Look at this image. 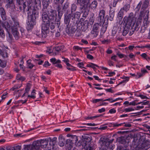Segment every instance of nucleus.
Returning a JSON list of instances; mask_svg holds the SVG:
<instances>
[{
	"label": "nucleus",
	"instance_id": "50",
	"mask_svg": "<svg viewBox=\"0 0 150 150\" xmlns=\"http://www.w3.org/2000/svg\"><path fill=\"white\" fill-rule=\"evenodd\" d=\"M142 4V1H140L139 4L137 5L136 8L138 10H139L141 8Z\"/></svg>",
	"mask_w": 150,
	"mask_h": 150
},
{
	"label": "nucleus",
	"instance_id": "7",
	"mask_svg": "<svg viewBox=\"0 0 150 150\" xmlns=\"http://www.w3.org/2000/svg\"><path fill=\"white\" fill-rule=\"evenodd\" d=\"M91 137L89 136H85L82 143L83 146H84L82 148L81 150H93V149L89 146L88 143L91 141Z\"/></svg>",
	"mask_w": 150,
	"mask_h": 150
},
{
	"label": "nucleus",
	"instance_id": "24",
	"mask_svg": "<svg viewBox=\"0 0 150 150\" xmlns=\"http://www.w3.org/2000/svg\"><path fill=\"white\" fill-rule=\"evenodd\" d=\"M41 147L46 148L48 144V140L46 139L40 140Z\"/></svg>",
	"mask_w": 150,
	"mask_h": 150
},
{
	"label": "nucleus",
	"instance_id": "12",
	"mask_svg": "<svg viewBox=\"0 0 150 150\" xmlns=\"http://www.w3.org/2000/svg\"><path fill=\"white\" fill-rule=\"evenodd\" d=\"M71 18V14H68V13H66L64 14V24L66 25L67 28L69 26V24Z\"/></svg>",
	"mask_w": 150,
	"mask_h": 150
},
{
	"label": "nucleus",
	"instance_id": "29",
	"mask_svg": "<svg viewBox=\"0 0 150 150\" xmlns=\"http://www.w3.org/2000/svg\"><path fill=\"white\" fill-rule=\"evenodd\" d=\"M130 7V5L128 4L127 3L125 4L123 7L121 8V9L124 11H125V12H127L129 10Z\"/></svg>",
	"mask_w": 150,
	"mask_h": 150
},
{
	"label": "nucleus",
	"instance_id": "47",
	"mask_svg": "<svg viewBox=\"0 0 150 150\" xmlns=\"http://www.w3.org/2000/svg\"><path fill=\"white\" fill-rule=\"evenodd\" d=\"M103 100V99H96L93 100L92 102L93 103H95L100 101H104Z\"/></svg>",
	"mask_w": 150,
	"mask_h": 150
},
{
	"label": "nucleus",
	"instance_id": "53",
	"mask_svg": "<svg viewBox=\"0 0 150 150\" xmlns=\"http://www.w3.org/2000/svg\"><path fill=\"white\" fill-rule=\"evenodd\" d=\"M137 76H136V77L137 79L143 76L144 75L143 74H142V73H137Z\"/></svg>",
	"mask_w": 150,
	"mask_h": 150
},
{
	"label": "nucleus",
	"instance_id": "8",
	"mask_svg": "<svg viewBox=\"0 0 150 150\" xmlns=\"http://www.w3.org/2000/svg\"><path fill=\"white\" fill-rule=\"evenodd\" d=\"M149 12L148 11L146 16H144L143 22V24L141 27L140 32L142 33H144L146 28L148 27L150 23V21L149 20Z\"/></svg>",
	"mask_w": 150,
	"mask_h": 150
},
{
	"label": "nucleus",
	"instance_id": "63",
	"mask_svg": "<svg viewBox=\"0 0 150 150\" xmlns=\"http://www.w3.org/2000/svg\"><path fill=\"white\" fill-rule=\"evenodd\" d=\"M108 63L109 65L110 66L113 65L114 63L111 60H109L108 61Z\"/></svg>",
	"mask_w": 150,
	"mask_h": 150
},
{
	"label": "nucleus",
	"instance_id": "19",
	"mask_svg": "<svg viewBox=\"0 0 150 150\" xmlns=\"http://www.w3.org/2000/svg\"><path fill=\"white\" fill-rule=\"evenodd\" d=\"M73 139L71 140V139H69L67 140V142L68 143H70L69 148L70 149H71V148L72 147V144L75 142V143H76L77 141H78V138L77 137L76 135H74L73 136Z\"/></svg>",
	"mask_w": 150,
	"mask_h": 150
},
{
	"label": "nucleus",
	"instance_id": "26",
	"mask_svg": "<svg viewBox=\"0 0 150 150\" xmlns=\"http://www.w3.org/2000/svg\"><path fill=\"white\" fill-rule=\"evenodd\" d=\"M149 1L148 0H145L142 4L141 9L145 10L149 6Z\"/></svg>",
	"mask_w": 150,
	"mask_h": 150
},
{
	"label": "nucleus",
	"instance_id": "59",
	"mask_svg": "<svg viewBox=\"0 0 150 150\" xmlns=\"http://www.w3.org/2000/svg\"><path fill=\"white\" fill-rule=\"evenodd\" d=\"M117 33V30L116 29L114 28L112 31V35L113 36H114Z\"/></svg>",
	"mask_w": 150,
	"mask_h": 150
},
{
	"label": "nucleus",
	"instance_id": "15",
	"mask_svg": "<svg viewBox=\"0 0 150 150\" xmlns=\"http://www.w3.org/2000/svg\"><path fill=\"white\" fill-rule=\"evenodd\" d=\"M123 23V24L125 25V27L123 30L122 35L123 36H126L129 32L131 24L130 23H124V22Z\"/></svg>",
	"mask_w": 150,
	"mask_h": 150
},
{
	"label": "nucleus",
	"instance_id": "56",
	"mask_svg": "<svg viewBox=\"0 0 150 150\" xmlns=\"http://www.w3.org/2000/svg\"><path fill=\"white\" fill-rule=\"evenodd\" d=\"M116 112V110L114 108H112L110 109L109 111V112L113 114L115 113Z\"/></svg>",
	"mask_w": 150,
	"mask_h": 150
},
{
	"label": "nucleus",
	"instance_id": "36",
	"mask_svg": "<svg viewBox=\"0 0 150 150\" xmlns=\"http://www.w3.org/2000/svg\"><path fill=\"white\" fill-rule=\"evenodd\" d=\"M58 12V15L59 17L62 16L63 14V11L61 10V8L59 5H58L57 8Z\"/></svg>",
	"mask_w": 150,
	"mask_h": 150
},
{
	"label": "nucleus",
	"instance_id": "58",
	"mask_svg": "<svg viewBox=\"0 0 150 150\" xmlns=\"http://www.w3.org/2000/svg\"><path fill=\"white\" fill-rule=\"evenodd\" d=\"M141 56L142 57L146 59V60H147V55L146 53H143L141 55Z\"/></svg>",
	"mask_w": 150,
	"mask_h": 150
},
{
	"label": "nucleus",
	"instance_id": "61",
	"mask_svg": "<svg viewBox=\"0 0 150 150\" xmlns=\"http://www.w3.org/2000/svg\"><path fill=\"white\" fill-rule=\"evenodd\" d=\"M73 48L76 50H81V48L78 46H74L73 47Z\"/></svg>",
	"mask_w": 150,
	"mask_h": 150
},
{
	"label": "nucleus",
	"instance_id": "38",
	"mask_svg": "<svg viewBox=\"0 0 150 150\" xmlns=\"http://www.w3.org/2000/svg\"><path fill=\"white\" fill-rule=\"evenodd\" d=\"M31 60L29 59L27 61V66L28 68L30 69H32L34 66L31 63Z\"/></svg>",
	"mask_w": 150,
	"mask_h": 150
},
{
	"label": "nucleus",
	"instance_id": "33",
	"mask_svg": "<svg viewBox=\"0 0 150 150\" xmlns=\"http://www.w3.org/2000/svg\"><path fill=\"white\" fill-rule=\"evenodd\" d=\"M115 12L114 11H110L109 19L110 21H112L114 17Z\"/></svg>",
	"mask_w": 150,
	"mask_h": 150
},
{
	"label": "nucleus",
	"instance_id": "22",
	"mask_svg": "<svg viewBox=\"0 0 150 150\" xmlns=\"http://www.w3.org/2000/svg\"><path fill=\"white\" fill-rule=\"evenodd\" d=\"M64 48V47L63 46H57L55 47L54 48L53 50V52L54 54L55 55H56L58 54V52Z\"/></svg>",
	"mask_w": 150,
	"mask_h": 150
},
{
	"label": "nucleus",
	"instance_id": "30",
	"mask_svg": "<svg viewBox=\"0 0 150 150\" xmlns=\"http://www.w3.org/2000/svg\"><path fill=\"white\" fill-rule=\"evenodd\" d=\"M98 3L96 1H93L90 5V7L92 9H95L97 6Z\"/></svg>",
	"mask_w": 150,
	"mask_h": 150
},
{
	"label": "nucleus",
	"instance_id": "16",
	"mask_svg": "<svg viewBox=\"0 0 150 150\" xmlns=\"http://www.w3.org/2000/svg\"><path fill=\"white\" fill-rule=\"evenodd\" d=\"M49 139L50 141V144L51 146L52 147V149L53 150H55L56 149L55 146L57 140V138L56 137H54L52 139L50 138Z\"/></svg>",
	"mask_w": 150,
	"mask_h": 150
},
{
	"label": "nucleus",
	"instance_id": "62",
	"mask_svg": "<svg viewBox=\"0 0 150 150\" xmlns=\"http://www.w3.org/2000/svg\"><path fill=\"white\" fill-rule=\"evenodd\" d=\"M116 57L117 56L116 55H114L111 57V59L115 61H117V60L116 59Z\"/></svg>",
	"mask_w": 150,
	"mask_h": 150
},
{
	"label": "nucleus",
	"instance_id": "37",
	"mask_svg": "<svg viewBox=\"0 0 150 150\" xmlns=\"http://www.w3.org/2000/svg\"><path fill=\"white\" fill-rule=\"evenodd\" d=\"M131 25L130 29H129V36L132 35L134 33L135 30H136V29H135L134 28H133L132 25Z\"/></svg>",
	"mask_w": 150,
	"mask_h": 150
},
{
	"label": "nucleus",
	"instance_id": "46",
	"mask_svg": "<svg viewBox=\"0 0 150 150\" xmlns=\"http://www.w3.org/2000/svg\"><path fill=\"white\" fill-rule=\"evenodd\" d=\"M6 66V63L5 62L2 61L0 59V66L2 67H4Z\"/></svg>",
	"mask_w": 150,
	"mask_h": 150
},
{
	"label": "nucleus",
	"instance_id": "27",
	"mask_svg": "<svg viewBox=\"0 0 150 150\" xmlns=\"http://www.w3.org/2000/svg\"><path fill=\"white\" fill-rule=\"evenodd\" d=\"M34 4H35V6H33L34 7V8L37 10L35 8V7L37 9H38V7H40L41 6V1L40 0H35ZM31 5H32L31 4Z\"/></svg>",
	"mask_w": 150,
	"mask_h": 150
},
{
	"label": "nucleus",
	"instance_id": "1",
	"mask_svg": "<svg viewBox=\"0 0 150 150\" xmlns=\"http://www.w3.org/2000/svg\"><path fill=\"white\" fill-rule=\"evenodd\" d=\"M47 11H42V17L43 23L42 25V37L43 38H46L47 34L49 33L50 28V18L47 13Z\"/></svg>",
	"mask_w": 150,
	"mask_h": 150
},
{
	"label": "nucleus",
	"instance_id": "57",
	"mask_svg": "<svg viewBox=\"0 0 150 150\" xmlns=\"http://www.w3.org/2000/svg\"><path fill=\"white\" fill-rule=\"evenodd\" d=\"M14 150H21V146L20 145H18L14 147Z\"/></svg>",
	"mask_w": 150,
	"mask_h": 150
},
{
	"label": "nucleus",
	"instance_id": "54",
	"mask_svg": "<svg viewBox=\"0 0 150 150\" xmlns=\"http://www.w3.org/2000/svg\"><path fill=\"white\" fill-rule=\"evenodd\" d=\"M141 71L142 74H143V75L146 73H147L148 72L145 69L142 68L141 69Z\"/></svg>",
	"mask_w": 150,
	"mask_h": 150
},
{
	"label": "nucleus",
	"instance_id": "55",
	"mask_svg": "<svg viewBox=\"0 0 150 150\" xmlns=\"http://www.w3.org/2000/svg\"><path fill=\"white\" fill-rule=\"evenodd\" d=\"M107 128V126H105L103 125V126H101L100 127L98 128V129L100 130H105Z\"/></svg>",
	"mask_w": 150,
	"mask_h": 150
},
{
	"label": "nucleus",
	"instance_id": "23",
	"mask_svg": "<svg viewBox=\"0 0 150 150\" xmlns=\"http://www.w3.org/2000/svg\"><path fill=\"white\" fill-rule=\"evenodd\" d=\"M0 14L2 19L4 20H6L7 17L6 13L4 9L2 8H0Z\"/></svg>",
	"mask_w": 150,
	"mask_h": 150
},
{
	"label": "nucleus",
	"instance_id": "25",
	"mask_svg": "<svg viewBox=\"0 0 150 150\" xmlns=\"http://www.w3.org/2000/svg\"><path fill=\"white\" fill-rule=\"evenodd\" d=\"M59 144L62 147L64 146L65 140L64 138L62 135L60 136L59 138Z\"/></svg>",
	"mask_w": 150,
	"mask_h": 150
},
{
	"label": "nucleus",
	"instance_id": "14",
	"mask_svg": "<svg viewBox=\"0 0 150 150\" xmlns=\"http://www.w3.org/2000/svg\"><path fill=\"white\" fill-rule=\"evenodd\" d=\"M105 11L103 10H101L99 13V16L97 17V21L100 23H102L105 16Z\"/></svg>",
	"mask_w": 150,
	"mask_h": 150
},
{
	"label": "nucleus",
	"instance_id": "45",
	"mask_svg": "<svg viewBox=\"0 0 150 150\" xmlns=\"http://www.w3.org/2000/svg\"><path fill=\"white\" fill-rule=\"evenodd\" d=\"M146 145L147 144L146 143H142L140 146L139 150H144Z\"/></svg>",
	"mask_w": 150,
	"mask_h": 150
},
{
	"label": "nucleus",
	"instance_id": "20",
	"mask_svg": "<svg viewBox=\"0 0 150 150\" xmlns=\"http://www.w3.org/2000/svg\"><path fill=\"white\" fill-rule=\"evenodd\" d=\"M1 25L6 29L8 33V31H10L11 29L10 24L9 25L7 21L2 22Z\"/></svg>",
	"mask_w": 150,
	"mask_h": 150
},
{
	"label": "nucleus",
	"instance_id": "17",
	"mask_svg": "<svg viewBox=\"0 0 150 150\" xmlns=\"http://www.w3.org/2000/svg\"><path fill=\"white\" fill-rule=\"evenodd\" d=\"M50 60L53 64H56L55 65V66L59 68H62V65L59 64L61 62V61L60 60L58 59L57 60L55 58H52L50 59Z\"/></svg>",
	"mask_w": 150,
	"mask_h": 150
},
{
	"label": "nucleus",
	"instance_id": "13",
	"mask_svg": "<svg viewBox=\"0 0 150 150\" xmlns=\"http://www.w3.org/2000/svg\"><path fill=\"white\" fill-rule=\"evenodd\" d=\"M135 19H134V20L132 22L131 25L135 29H136V30H138L140 26L142 21L138 20V19L136 22H135Z\"/></svg>",
	"mask_w": 150,
	"mask_h": 150
},
{
	"label": "nucleus",
	"instance_id": "3",
	"mask_svg": "<svg viewBox=\"0 0 150 150\" xmlns=\"http://www.w3.org/2000/svg\"><path fill=\"white\" fill-rule=\"evenodd\" d=\"M32 2V0H16V3L18 4L21 10L28 11L31 12V10L34 8L33 6H31Z\"/></svg>",
	"mask_w": 150,
	"mask_h": 150
},
{
	"label": "nucleus",
	"instance_id": "21",
	"mask_svg": "<svg viewBox=\"0 0 150 150\" xmlns=\"http://www.w3.org/2000/svg\"><path fill=\"white\" fill-rule=\"evenodd\" d=\"M33 150H37L41 146V144L40 140L34 142L32 145Z\"/></svg>",
	"mask_w": 150,
	"mask_h": 150
},
{
	"label": "nucleus",
	"instance_id": "18",
	"mask_svg": "<svg viewBox=\"0 0 150 150\" xmlns=\"http://www.w3.org/2000/svg\"><path fill=\"white\" fill-rule=\"evenodd\" d=\"M50 2V0H43L42 2L43 6L42 11H47V8L49 6Z\"/></svg>",
	"mask_w": 150,
	"mask_h": 150
},
{
	"label": "nucleus",
	"instance_id": "44",
	"mask_svg": "<svg viewBox=\"0 0 150 150\" xmlns=\"http://www.w3.org/2000/svg\"><path fill=\"white\" fill-rule=\"evenodd\" d=\"M82 23L81 21H79L77 24V28L79 30H80L82 29Z\"/></svg>",
	"mask_w": 150,
	"mask_h": 150
},
{
	"label": "nucleus",
	"instance_id": "35",
	"mask_svg": "<svg viewBox=\"0 0 150 150\" xmlns=\"http://www.w3.org/2000/svg\"><path fill=\"white\" fill-rule=\"evenodd\" d=\"M124 11L121 8L118 14V17L120 19H122L123 17Z\"/></svg>",
	"mask_w": 150,
	"mask_h": 150
},
{
	"label": "nucleus",
	"instance_id": "40",
	"mask_svg": "<svg viewBox=\"0 0 150 150\" xmlns=\"http://www.w3.org/2000/svg\"><path fill=\"white\" fill-rule=\"evenodd\" d=\"M31 85L30 83H28L26 85V88L25 89V93H28L30 91V88Z\"/></svg>",
	"mask_w": 150,
	"mask_h": 150
},
{
	"label": "nucleus",
	"instance_id": "48",
	"mask_svg": "<svg viewBox=\"0 0 150 150\" xmlns=\"http://www.w3.org/2000/svg\"><path fill=\"white\" fill-rule=\"evenodd\" d=\"M17 79H20L22 81H24L25 80V78L23 77L20 76V75H18V76L16 77Z\"/></svg>",
	"mask_w": 150,
	"mask_h": 150
},
{
	"label": "nucleus",
	"instance_id": "52",
	"mask_svg": "<svg viewBox=\"0 0 150 150\" xmlns=\"http://www.w3.org/2000/svg\"><path fill=\"white\" fill-rule=\"evenodd\" d=\"M113 127H117L119 126H121L122 125V123L117 124V123H113L112 124Z\"/></svg>",
	"mask_w": 150,
	"mask_h": 150
},
{
	"label": "nucleus",
	"instance_id": "64",
	"mask_svg": "<svg viewBox=\"0 0 150 150\" xmlns=\"http://www.w3.org/2000/svg\"><path fill=\"white\" fill-rule=\"evenodd\" d=\"M6 150H14V147H10L6 148Z\"/></svg>",
	"mask_w": 150,
	"mask_h": 150
},
{
	"label": "nucleus",
	"instance_id": "60",
	"mask_svg": "<svg viewBox=\"0 0 150 150\" xmlns=\"http://www.w3.org/2000/svg\"><path fill=\"white\" fill-rule=\"evenodd\" d=\"M50 64L48 61L45 62L44 65V66L46 67L47 66H50Z\"/></svg>",
	"mask_w": 150,
	"mask_h": 150
},
{
	"label": "nucleus",
	"instance_id": "42",
	"mask_svg": "<svg viewBox=\"0 0 150 150\" xmlns=\"http://www.w3.org/2000/svg\"><path fill=\"white\" fill-rule=\"evenodd\" d=\"M81 15L80 13L79 12H76L75 13L73 17V18H76L77 19H79Z\"/></svg>",
	"mask_w": 150,
	"mask_h": 150
},
{
	"label": "nucleus",
	"instance_id": "6",
	"mask_svg": "<svg viewBox=\"0 0 150 150\" xmlns=\"http://www.w3.org/2000/svg\"><path fill=\"white\" fill-rule=\"evenodd\" d=\"M47 13L49 16V18H50V29L51 30L53 29L54 28L55 25V21L56 19L57 13L56 11L52 10L50 11H48Z\"/></svg>",
	"mask_w": 150,
	"mask_h": 150
},
{
	"label": "nucleus",
	"instance_id": "43",
	"mask_svg": "<svg viewBox=\"0 0 150 150\" xmlns=\"http://www.w3.org/2000/svg\"><path fill=\"white\" fill-rule=\"evenodd\" d=\"M76 8V5L74 4H72L71 6V13H72L73 12L75 11Z\"/></svg>",
	"mask_w": 150,
	"mask_h": 150
},
{
	"label": "nucleus",
	"instance_id": "2",
	"mask_svg": "<svg viewBox=\"0 0 150 150\" xmlns=\"http://www.w3.org/2000/svg\"><path fill=\"white\" fill-rule=\"evenodd\" d=\"M32 14L29 16V13L30 14L31 12L28 13V20L27 22V30H29L33 28V25L35 24L36 18L38 17V12L37 10L35 8L31 10V12Z\"/></svg>",
	"mask_w": 150,
	"mask_h": 150
},
{
	"label": "nucleus",
	"instance_id": "32",
	"mask_svg": "<svg viewBox=\"0 0 150 150\" xmlns=\"http://www.w3.org/2000/svg\"><path fill=\"white\" fill-rule=\"evenodd\" d=\"M8 4L6 5V6L7 8H10L11 6H13V8H15V6L13 5V0H10L9 1H8Z\"/></svg>",
	"mask_w": 150,
	"mask_h": 150
},
{
	"label": "nucleus",
	"instance_id": "34",
	"mask_svg": "<svg viewBox=\"0 0 150 150\" xmlns=\"http://www.w3.org/2000/svg\"><path fill=\"white\" fill-rule=\"evenodd\" d=\"M32 145H24V148L23 150H33Z\"/></svg>",
	"mask_w": 150,
	"mask_h": 150
},
{
	"label": "nucleus",
	"instance_id": "51",
	"mask_svg": "<svg viewBox=\"0 0 150 150\" xmlns=\"http://www.w3.org/2000/svg\"><path fill=\"white\" fill-rule=\"evenodd\" d=\"M99 117V116H98V115L95 116L91 117H86L85 119L86 120L92 119L93 118H95L96 117Z\"/></svg>",
	"mask_w": 150,
	"mask_h": 150
},
{
	"label": "nucleus",
	"instance_id": "49",
	"mask_svg": "<svg viewBox=\"0 0 150 150\" xmlns=\"http://www.w3.org/2000/svg\"><path fill=\"white\" fill-rule=\"evenodd\" d=\"M134 109L132 108H126L124 109V111L126 112H128L134 111Z\"/></svg>",
	"mask_w": 150,
	"mask_h": 150
},
{
	"label": "nucleus",
	"instance_id": "11",
	"mask_svg": "<svg viewBox=\"0 0 150 150\" xmlns=\"http://www.w3.org/2000/svg\"><path fill=\"white\" fill-rule=\"evenodd\" d=\"M134 19H135L134 16V13H131L128 17L125 16L124 18L123 22H124V23H130L131 24L132 22L134 21Z\"/></svg>",
	"mask_w": 150,
	"mask_h": 150
},
{
	"label": "nucleus",
	"instance_id": "28",
	"mask_svg": "<svg viewBox=\"0 0 150 150\" xmlns=\"http://www.w3.org/2000/svg\"><path fill=\"white\" fill-rule=\"evenodd\" d=\"M145 10H143L141 9V11L138 19V20H140L141 21L142 20V17L144 16L145 13L146 12Z\"/></svg>",
	"mask_w": 150,
	"mask_h": 150
},
{
	"label": "nucleus",
	"instance_id": "31",
	"mask_svg": "<svg viewBox=\"0 0 150 150\" xmlns=\"http://www.w3.org/2000/svg\"><path fill=\"white\" fill-rule=\"evenodd\" d=\"M69 7V3L68 2L65 3L63 5L62 7V11H65L66 10H67L68 8Z\"/></svg>",
	"mask_w": 150,
	"mask_h": 150
},
{
	"label": "nucleus",
	"instance_id": "9",
	"mask_svg": "<svg viewBox=\"0 0 150 150\" xmlns=\"http://www.w3.org/2000/svg\"><path fill=\"white\" fill-rule=\"evenodd\" d=\"M113 139L110 140L109 139L101 138L99 140V143L102 148L105 149L106 147H108L110 144L111 143Z\"/></svg>",
	"mask_w": 150,
	"mask_h": 150
},
{
	"label": "nucleus",
	"instance_id": "41",
	"mask_svg": "<svg viewBox=\"0 0 150 150\" xmlns=\"http://www.w3.org/2000/svg\"><path fill=\"white\" fill-rule=\"evenodd\" d=\"M64 0H54V4L57 5L59 4H62Z\"/></svg>",
	"mask_w": 150,
	"mask_h": 150
},
{
	"label": "nucleus",
	"instance_id": "5",
	"mask_svg": "<svg viewBox=\"0 0 150 150\" xmlns=\"http://www.w3.org/2000/svg\"><path fill=\"white\" fill-rule=\"evenodd\" d=\"M80 3L81 9H83L85 10L83 14V17H86L88 15L89 10V7L90 6V0H81Z\"/></svg>",
	"mask_w": 150,
	"mask_h": 150
},
{
	"label": "nucleus",
	"instance_id": "4",
	"mask_svg": "<svg viewBox=\"0 0 150 150\" xmlns=\"http://www.w3.org/2000/svg\"><path fill=\"white\" fill-rule=\"evenodd\" d=\"M12 20H10L9 22L11 31L15 38H18V29L19 27V24L18 18L16 16L12 17Z\"/></svg>",
	"mask_w": 150,
	"mask_h": 150
},
{
	"label": "nucleus",
	"instance_id": "10",
	"mask_svg": "<svg viewBox=\"0 0 150 150\" xmlns=\"http://www.w3.org/2000/svg\"><path fill=\"white\" fill-rule=\"evenodd\" d=\"M99 25L98 23H95L93 25L91 32L92 37H96L97 36L99 32Z\"/></svg>",
	"mask_w": 150,
	"mask_h": 150
},
{
	"label": "nucleus",
	"instance_id": "39",
	"mask_svg": "<svg viewBox=\"0 0 150 150\" xmlns=\"http://www.w3.org/2000/svg\"><path fill=\"white\" fill-rule=\"evenodd\" d=\"M86 66L88 67H91L94 70L96 69L95 67H98L97 65L92 63H90V64H88Z\"/></svg>",
	"mask_w": 150,
	"mask_h": 150
}]
</instances>
